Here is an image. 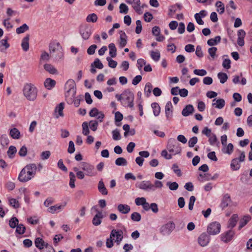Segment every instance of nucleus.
<instances>
[{
    "mask_svg": "<svg viewBox=\"0 0 252 252\" xmlns=\"http://www.w3.org/2000/svg\"><path fill=\"white\" fill-rule=\"evenodd\" d=\"M50 55L54 57L56 61H59L63 58V49L59 42L52 41L49 45Z\"/></svg>",
    "mask_w": 252,
    "mask_h": 252,
    "instance_id": "f257e3e1",
    "label": "nucleus"
},
{
    "mask_svg": "<svg viewBox=\"0 0 252 252\" xmlns=\"http://www.w3.org/2000/svg\"><path fill=\"white\" fill-rule=\"evenodd\" d=\"M23 94L27 99L30 101H34L37 97V89L32 84H26L23 88Z\"/></svg>",
    "mask_w": 252,
    "mask_h": 252,
    "instance_id": "f03ea898",
    "label": "nucleus"
},
{
    "mask_svg": "<svg viewBox=\"0 0 252 252\" xmlns=\"http://www.w3.org/2000/svg\"><path fill=\"white\" fill-rule=\"evenodd\" d=\"M122 95L123 96L122 104L125 107L133 108L134 99V94L129 89H127L123 92Z\"/></svg>",
    "mask_w": 252,
    "mask_h": 252,
    "instance_id": "7ed1b4c3",
    "label": "nucleus"
},
{
    "mask_svg": "<svg viewBox=\"0 0 252 252\" xmlns=\"http://www.w3.org/2000/svg\"><path fill=\"white\" fill-rule=\"evenodd\" d=\"M167 149L173 155L179 154L182 151L179 143L174 138H170L168 140Z\"/></svg>",
    "mask_w": 252,
    "mask_h": 252,
    "instance_id": "20e7f679",
    "label": "nucleus"
},
{
    "mask_svg": "<svg viewBox=\"0 0 252 252\" xmlns=\"http://www.w3.org/2000/svg\"><path fill=\"white\" fill-rule=\"evenodd\" d=\"M246 159L245 153L244 151L240 152L239 158H233L230 163V168L232 171H237L241 167V162H244Z\"/></svg>",
    "mask_w": 252,
    "mask_h": 252,
    "instance_id": "39448f33",
    "label": "nucleus"
},
{
    "mask_svg": "<svg viewBox=\"0 0 252 252\" xmlns=\"http://www.w3.org/2000/svg\"><path fill=\"white\" fill-rule=\"evenodd\" d=\"M92 27L89 24H82L79 27V32L84 40L88 39L93 33Z\"/></svg>",
    "mask_w": 252,
    "mask_h": 252,
    "instance_id": "423d86ee",
    "label": "nucleus"
},
{
    "mask_svg": "<svg viewBox=\"0 0 252 252\" xmlns=\"http://www.w3.org/2000/svg\"><path fill=\"white\" fill-rule=\"evenodd\" d=\"M64 89L66 90L65 94V98H67V97L70 95L73 96L76 95V84L73 80L69 79L65 84Z\"/></svg>",
    "mask_w": 252,
    "mask_h": 252,
    "instance_id": "0eeeda50",
    "label": "nucleus"
},
{
    "mask_svg": "<svg viewBox=\"0 0 252 252\" xmlns=\"http://www.w3.org/2000/svg\"><path fill=\"white\" fill-rule=\"evenodd\" d=\"M81 169L85 172V174L90 177L95 176L97 172L94 165L86 162L81 163Z\"/></svg>",
    "mask_w": 252,
    "mask_h": 252,
    "instance_id": "6e6552de",
    "label": "nucleus"
},
{
    "mask_svg": "<svg viewBox=\"0 0 252 252\" xmlns=\"http://www.w3.org/2000/svg\"><path fill=\"white\" fill-rule=\"evenodd\" d=\"M220 224L217 221L210 223L207 227V232L210 235H216L220 233Z\"/></svg>",
    "mask_w": 252,
    "mask_h": 252,
    "instance_id": "1a4fd4ad",
    "label": "nucleus"
},
{
    "mask_svg": "<svg viewBox=\"0 0 252 252\" xmlns=\"http://www.w3.org/2000/svg\"><path fill=\"white\" fill-rule=\"evenodd\" d=\"M175 225L173 222H169L162 225L159 230L163 235H169L175 229Z\"/></svg>",
    "mask_w": 252,
    "mask_h": 252,
    "instance_id": "9d476101",
    "label": "nucleus"
},
{
    "mask_svg": "<svg viewBox=\"0 0 252 252\" xmlns=\"http://www.w3.org/2000/svg\"><path fill=\"white\" fill-rule=\"evenodd\" d=\"M91 210H94L96 212V214L94 217L92 223L94 226H98L100 225L102 222V219L104 218L102 212L98 211L96 206H94L92 207Z\"/></svg>",
    "mask_w": 252,
    "mask_h": 252,
    "instance_id": "9b49d317",
    "label": "nucleus"
},
{
    "mask_svg": "<svg viewBox=\"0 0 252 252\" xmlns=\"http://www.w3.org/2000/svg\"><path fill=\"white\" fill-rule=\"evenodd\" d=\"M136 187L146 191H154L155 187L150 181H143L136 185Z\"/></svg>",
    "mask_w": 252,
    "mask_h": 252,
    "instance_id": "f8f14e48",
    "label": "nucleus"
},
{
    "mask_svg": "<svg viewBox=\"0 0 252 252\" xmlns=\"http://www.w3.org/2000/svg\"><path fill=\"white\" fill-rule=\"evenodd\" d=\"M110 237H116L115 242L119 245L124 238L123 232L122 230L113 229L110 233Z\"/></svg>",
    "mask_w": 252,
    "mask_h": 252,
    "instance_id": "ddd939ff",
    "label": "nucleus"
},
{
    "mask_svg": "<svg viewBox=\"0 0 252 252\" xmlns=\"http://www.w3.org/2000/svg\"><path fill=\"white\" fill-rule=\"evenodd\" d=\"M23 168L26 171L27 174L31 176L32 178L35 175L37 166L35 163L28 164Z\"/></svg>",
    "mask_w": 252,
    "mask_h": 252,
    "instance_id": "4468645a",
    "label": "nucleus"
},
{
    "mask_svg": "<svg viewBox=\"0 0 252 252\" xmlns=\"http://www.w3.org/2000/svg\"><path fill=\"white\" fill-rule=\"evenodd\" d=\"M66 100L68 104H71L73 103L75 107H78L80 104L82 97L80 95L77 96V97H75V95H73V96L70 95L67 97V98H66Z\"/></svg>",
    "mask_w": 252,
    "mask_h": 252,
    "instance_id": "2eb2a0df",
    "label": "nucleus"
},
{
    "mask_svg": "<svg viewBox=\"0 0 252 252\" xmlns=\"http://www.w3.org/2000/svg\"><path fill=\"white\" fill-rule=\"evenodd\" d=\"M210 241L209 236L205 233H202L198 238V242L201 247L207 246Z\"/></svg>",
    "mask_w": 252,
    "mask_h": 252,
    "instance_id": "dca6fc26",
    "label": "nucleus"
},
{
    "mask_svg": "<svg viewBox=\"0 0 252 252\" xmlns=\"http://www.w3.org/2000/svg\"><path fill=\"white\" fill-rule=\"evenodd\" d=\"M165 113L167 120H170L173 116V106L171 101H168L166 103Z\"/></svg>",
    "mask_w": 252,
    "mask_h": 252,
    "instance_id": "f3484780",
    "label": "nucleus"
},
{
    "mask_svg": "<svg viewBox=\"0 0 252 252\" xmlns=\"http://www.w3.org/2000/svg\"><path fill=\"white\" fill-rule=\"evenodd\" d=\"M231 202V199L230 195L228 193H226L222 196L220 207L222 209H224L228 206L229 204Z\"/></svg>",
    "mask_w": 252,
    "mask_h": 252,
    "instance_id": "a211bd4d",
    "label": "nucleus"
},
{
    "mask_svg": "<svg viewBox=\"0 0 252 252\" xmlns=\"http://www.w3.org/2000/svg\"><path fill=\"white\" fill-rule=\"evenodd\" d=\"M234 234V231L230 229L221 235V240L225 243L229 242L231 240Z\"/></svg>",
    "mask_w": 252,
    "mask_h": 252,
    "instance_id": "6ab92c4d",
    "label": "nucleus"
},
{
    "mask_svg": "<svg viewBox=\"0 0 252 252\" xmlns=\"http://www.w3.org/2000/svg\"><path fill=\"white\" fill-rule=\"evenodd\" d=\"M18 179L20 182L25 183L30 180L32 178L27 174L26 171L23 168L19 174Z\"/></svg>",
    "mask_w": 252,
    "mask_h": 252,
    "instance_id": "aec40b11",
    "label": "nucleus"
},
{
    "mask_svg": "<svg viewBox=\"0 0 252 252\" xmlns=\"http://www.w3.org/2000/svg\"><path fill=\"white\" fill-rule=\"evenodd\" d=\"M238 220V216L237 214H233L230 219H229L227 227L230 229H232L234 227Z\"/></svg>",
    "mask_w": 252,
    "mask_h": 252,
    "instance_id": "412c9836",
    "label": "nucleus"
},
{
    "mask_svg": "<svg viewBox=\"0 0 252 252\" xmlns=\"http://www.w3.org/2000/svg\"><path fill=\"white\" fill-rule=\"evenodd\" d=\"M194 111V108L193 106L191 104L187 105L185 106V107L183 109L182 111V114L185 116L187 117L191 114Z\"/></svg>",
    "mask_w": 252,
    "mask_h": 252,
    "instance_id": "4be33fe9",
    "label": "nucleus"
},
{
    "mask_svg": "<svg viewBox=\"0 0 252 252\" xmlns=\"http://www.w3.org/2000/svg\"><path fill=\"white\" fill-rule=\"evenodd\" d=\"M29 38L30 35L28 34L24 37L22 40L21 46L25 52H27L29 49Z\"/></svg>",
    "mask_w": 252,
    "mask_h": 252,
    "instance_id": "5701e85b",
    "label": "nucleus"
},
{
    "mask_svg": "<svg viewBox=\"0 0 252 252\" xmlns=\"http://www.w3.org/2000/svg\"><path fill=\"white\" fill-rule=\"evenodd\" d=\"M127 43V36L124 32H120V41L119 43L121 48L124 47Z\"/></svg>",
    "mask_w": 252,
    "mask_h": 252,
    "instance_id": "b1692460",
    "label": "nucleus"
},
{
    "mask_svg": "<svg viewBox=\"0 0 252 252\" xmlns=\"http://www.w3.org/2000/svg\"><path fill=\"white\" fill-rule=\"evenodd\" d=\"M98 189L102 195H107L108 191L106 188L102 179H101L98 184Z\"/></svg>",
    "mask_w": 252,
    "mask_h": 252,
    "instance_id": "393cba45",
    "label": "nucleus"
},
{
    "mask_svg": "<svg viewBox=\"0 0 252 252\" xmlns=\"http://www.w3.org/2000/svg\"><path fill=\"white\" fill-rule=\"evenodd\" d=\"M56 81L50 78H47L44 81V86L48 90H51L55 87L56 85Z\"/></svg>",
    "mask_w": 252,
    "mask_h": 252,
    "instance_id": "a878e982",
    "label": "nucleus"
},
{
    "mask_svg": "<svg viewBox=\"0 0 252 252\" xmlns=\"http://www.w3.org/2000/svg\"><path fill=\"white\" fill-rule=\"evenodd\" d=\"M216 101V103H213L212 105L218 109H222L225 105V100L222 98H220L217 100L214 99L213 101Z\"/></svg>",
    "mask_w": 252,
    "mask_h": 252,
    "instance_id": "bb28decb",
    "label": "nucleus"
},
{
    "mask_svg": "<svg viewBox=\"0 0 252 252\" xmlns=\"http://www.w3.org/2000/svg\"><path fill=\"white\" fill-rule=\"evenodd\" d=\"M118 211L122 214H127L130 210V207L126 204H119L118 206Z\"/></svg>",
    "mask_w": 252,
    "mask_h": 252,
    "instance_id": "cd10ccee",
    "label": "nucleus"
},
{
    "mask_svg": "<svg viewBox=\"0 0 252 252\" xmlns=\"http://www.w3.org/2000/svg\"><path fill=\"white\" fill-rule=\"evenodd\" d=\"M151 107L153 110V113L155 116H158L160 112V107L157 102H153L151 104Z\"/></svg>",
    "mask_w": 252,
    "mask_h": 252,
    "instance_id": "c85d7f7f",
    "label": "nucleus"
},
{
    "mask_svg": "<svg viewBox=\"0 0 252 252\" xmlns=\"http://www.w3.org/2000/svg\"><path fill=\"white\" fill-rule=\"evenodd\" d=\"M64 108V103L62 102L58 104L55 108V112L58 113L59 115L56 116V118H58L59 116L63 117V109Z\"/></svg>",
    "mask_w": 252,
    "mask_h": 252,
    "instance_id": "c756f323",
    "label": "nucleus"
},
{
    "mask_svg": "<svg viewBox=\"0 0 252 252\" xmlns=\"http://www.w3.org/2000/svg\"><path fill=\"white\" fill-rule=\"evenodd\" d=\"M221 37L218 35L216 36L214 38H210L207 41V44L208 45L212 46L218 44L220 42Z\"/></svg>",
    "mask_w": 252,
    "mask_h": 252,
    "instance_id": "7c9ffc66",
    "label": "nucleus"
},
{
    "mask_svg": "<svg viewBox=\"0 0 252 252\" xmlns=\"http://www.w3.org/2000/svg\"><path fill=\"white\" fill-rule=\"evenodd\" d=\"M109 55L111 57L115 58L117 55V49L114 43H111L108 46Z\"/></svg>",
    "mask_w": 252,
    "mask_h": 252,
    "instance_id": "2f4dec72",
    "label": "nucleus"
},
{
    "mask_svg": "<svg viewBox=\"0 0 252 252\" xmlns=\"http://www.w3.org/2000/svg\"><path fill=\"white\" fill-rule=\"evenodd\" d=\"M44 240L40 237L36 238L34 241L35 247L39 250L44 249Z\"/></svg>",
    "mask_w": 252,
    "mask_h": 252,
    "instance_id": "473e14b6",
    "label": "nucleus"
},
{
    "mask_svg": "<svg viewBox=\"0 0 252 252\" xmlns=\"http://www.w3.org/2000/svg\"><path fill=\"white\" fill-rule=\"evenodd\" d=\"M20 134L19 130L16 128H13L10 130L9 135L13 139H19L20 138Z\"/></svg>",
    "mask_w": 252,
    "mask_h": 252,
    "instance_id": "72a5a7b5",
    "label": "nucleus"
},
{
    "mask_svg": "<svg viewBox=\"0 0 252 252\" xmlns=\"http://www.w3.org/2000/svg\"><path fill=\"white\" fill-rule=\"evenodd\" d=\"M44 69L50 73L54 74L57 73V70L51 64L46 63L44 65Z\"/></svg>",
    "mask_w": 252,
    "mask_h": 252,
    "instance_id": "f704fd0d",
    "label": "nucleus"
},
{
    "mask_svg": "<svg viewBox=\"0 0 252 252\" xmlns=\"http://www.w3.org/2000/svg\"><path fill=\"white\" fill-rule=\"evenodd\" d=\"M17 152L16 148L14 146H10L7 152V156L9 158H13Z\"/></svg>",
    "mask_w": 252,
    "mask_h": 252,
    "instance_id": "c9c22d12",
    "label": "nucleus"
},
{
    "mask_svg": "<svg viewBox=\"0 0 252 252\" xmlns=\"http://www.w3.org/2000/svg\"><path fill=\"white\" fill-rule=\"evenodd\" d=\"M251 217L250 216H245L243 217V218L240 220L239 229H241L243 228L247 223L251 220Z\"/></svg>",
    "mask_w": 252,
    "mask_h": 252,
    "instance_id": "e433bc0d",
    "label": "nucleus"
},
{
    "mask_svg": "<svg viewBox=\"0 0 252 252\" xmlns=\"http://www.w3.org/2000/svg\"><path fill=\"white\" fill-rule=\"evenodd\" d=\"M152 88L153 86L151 83L148 82L146 84L144 88V93L147 97H149L150 95Z\"/></svg>",
    "mask_w": 252,
    "mask_h": 252,
    "instance_id": "4c0bfd02",
    "label": "nucleus"
},
{
    "mask_svg": "<svg viewBox=\"0 0 252 252\" xmlns=\"http://www.w3.org/2000/svg\"><path fill=\"white\" fill-rule=\"evenodd\" d=\"M215 6L217 7V11L220 14H222L224 12V5L220 1H217Z\"/></svg>",
    "mask_w": 252,
    "mask_h": 252,
    "instance_id": "58836bf2",
    "label": "nucleus"
},
{
    "mask_svg": "<svg viewBox=\"0 0 252 252\" xmlns=\"http://www.w3.org/2000/svg\"><path fill=\"white\" fill-rule=\"evenodd\" d=\"M8 200L9 204L14 208L17 209L20 207V204L17 199L12 198H8Z\"/></svg>",
    "mask_w": 252,
    "mask_h": 252,
    "instance_id": "ea45409f",
    "label": "nucleus"
},
{
    "mask_svg": "<svg viewBox=\"0 0 252 252\" xmlns=\"http://www.w3.org/2000/svg\"><path fill=\"white\" fill-rule=\"evenodd\" d=\"M151 58L155 62H158L160 58V54L158 51H152L150 52Z\"/></svg>",
    "mask_w": 252,
    "mask_h": 252,
    "instance_id": "a19ab883",
    "label": "nucleus"
},
{
    "mask_svg": "<svg viewBox=\"0 0 252 252\" xmlns=\"http://www.w3.org/2000/svg\"><path fill=\"white\" fill-rule=\"evenodd\" d=\"M65 206V203L63 205H56L54 206H52L50 207L48 209V211L50 213L54 214L56 212V211L57 210L63 209Z\"/></svg>",
    "mask_w": 252,
    "mask_h": 252,
    "instance_id": "79ce46f5",
    "label": "nucleus"
},
{
    "mask_svg": "<svg viewBox=\"0 0 252 252\" xmlns=\"http://www.w3.org/2000/svg\"><path fill=\"white\" fill-rule=\"evenodd\" d=\"M86 21L87 22H92V23H95L97 20V16L95 13H92L90 14H89L87 17H86Z\"/></svg>",
    "mask_w": 252,
    "mask_h": 252,
    "instance_id": "37998d69",
    "label": "nucleus"
},
{
    "mask_svg": "<svg viewBox=\"0 0 252 252\" xmlns=\"http://www.w3.org/2000/svg\"><path fill=\"white\" fill-rule=\"evenodd\" d=\"M82 133L84 135H88L90 133V130L89 128V124L87 122H84L82 124Z\"/></svg>",
    "mask_w": 252,
    "mask_h": 252,
    "instance_id": "c03bdc74",
    "label": "nucleus"
},
{
    "mask_svg": "<svg viewBox=\"0 0 252 252\" xmlns=\"http://www.w3.org/2000/svg\"><path fill=\"white\" fill-rule=\"evenodd\" d=\"M218 77L219 79L220 82L222 84L224 83L228 79V76L226 73L223 72H219L218 74Z\"/></svg>",
    "mask_w": 252,
    "mask_h": 252,
    "instance_id": "a18cd8bd",
    "label": "nucleus"
},
{
    "mask_svg": "<svg viewBox=\"0 0 252 252\" xmlns=\"http://www.w3.org/2000/svg\"><path fill=\"white\" fill-rule=\"evenodd\" d=\"M115 164L118 166H126L127 161L124 158L120 157L116 159Z\"/></svg>",
    "mask_w": 252,
    "mask_h": 252,
    "instance_id": "49530a36",
    "label": "nucleus"
},
{
    "mask_svg": "<svg viewBox=\"0 0 252 252\" xmlns=\"http://www.w3.org/2000/svg\"><path fill=\"white\" fill-rule=\"evenodd\" d=\"M29 30V27L26 24H23L21 26L16 29V32L17 34L24 32Z\"/></svg>",
    "mask_w": 252,
    "mask_h": 252,
    "instance_id": "de8ad7c7",
    "label": "nucleus"
},
{
    "mask_svg": "<svg viewBox=\"0 0 252 252\" xmlns=\"http://www.w3.org/2000/svg\"><path fill=\"white\" fill-rule=\"evenodd\" d=\"M69 186L71 188H74L75 187V174L72 172H69Z\"/></svg>",
    "mask_w": 252,
    "mask_h": 252,
    "instance_id": "09e8293b",
    "label": "nucleus"
},
{
    "mask_svg": "<svg viewBox=\"0 0 252 252\" xmlns=\"http://www.w3.org/2000/svg\"><path fill=\"white\" fill-rule=\"evenodd\" d=\"M112 138L114 140H119L121 139V136L120 133V130L116 128L113 130L112 132Z\"/></svg>",
    "mask_w": 252,
    "mask_h": 252,
    "instance_id": "8fccbe9b",
    "label": "nucleus"
},
{
    "mask_svg": "<svg viewBox=\"0 0 252 252\" xmlns=\"http://www.w3.org/2000/svg\"><path fill=\"white\" fill-rule=\"evenodd\" d=\"M16 227V233L19 234H23L25 233L26 228L23 224H18Z\"/></svg>",
    "mask_w": 252,
    "mask_h": 252,
    "instance_id": "3c124183",
    "label": "nucleus"
},
{
    "mask_svg": "<svg viewBox=\"0 0 252 252\" xmlns=\"http://www.w3.org/2000/svg\"><path fill=\"white\" fill-rule=\"evenodd\" d=\"M166 185L169 187V189L171 190H176L178 189L179 187L178 184L176 182H168L166 183Z\"/></svg>",
    "mask_w": 252,
    "mask_h": 252,
    "instance_id": "603ef678",
    "label": "nucleus"
},
{
    "mask_svg": "<svg viewBox=\"0 0 252 252\" xmlns=\"http://www.w3.org/2000/svg\"><path fill=\"white\" fill-rule=\"evenodd\" d=\"M132 2L134 4L132 6L133 9L135 10V11L136 12L139 13V12L141 11L140 0H133Z\"/></svg>",
    "mask_w": 252,
    "mask_h": 252,
    "instance_id": "864d4df0",
    "label": "nucleus"
},
{
    "mask_svg": "<svg viewBox=\"0 0 252 252\" xmlns=\"http://www.w3.org/2000/svg\"><path fill=\"white\" fill-rule=\"evenodd\" d=\"M89 126L91 129L94 131H95L97 129V126L98 125V122L96 121H90L89 123H88Z\"/></svg>",
    "mask_w": 252,
    "mask_h": 252,
    "instance_id": "5fc2aeb1",
    "label": "nucleus"
},
{
    "mask_svg": "<svg viewBox=\"0 0 252 252\" xmlns=\"http://www.w3.org/2000/svg\"><path fill=\"white\" fill-rule=\"evenodd\" d=\"M18 224V220L16 217H12L9 221V225L11 228H14Z\"/></svg>",
    "mask_w": 252,
    "mask_h": 252,
    "instance_id": "6e6d98bb",
    "label": "nucleus"
},
{
    "mask_svg": "<svg viewBox=\"0 0 252 252\" xmlns=\"http://www.w3.org/2000/svg\"><path fill=\"white\" fill-rule=\"evenodd\" d=\"M91 64H93L94 67L98 69H102L103 68V65L102 63L98 58L95 59L94 62Z\"/></svg>",
    "mask_w": 252,
    "mask_h": 252,
    "instance_id": "4d7b16f0",
    "label": "nucleus"
},
{
    "mask_svg": "<svg viewBox=\"0 0 252 252\" xmlns=\"http://www.w3.org/2000/svg\"><path fill=\"white\" fill-rule=\"evenodd\" d=\"M131 219L134 221H139L141 219V215L137 212H134L131 215Z\"/></svg>",
    "mask_w": 252,
    "mask_h": 252,
    "instance_id": "13d9d810",
    "label": "nucleus"
},
{
    "mask_svg": "<svg viewBox=\"0 0 252 252\" xmlns=\"http://www.w3.org/2000/svg\"><path fill=\"white\" fill-rule=\"evenodd\" d=\"M106 60L108 62V65L109 67L111 68H115L117 65V62L113 59L110 57H107L106 58Z\"/></svg>",
    "mask_w": 252,
    "mask_h": 252,
    "instance_id": "bf43d9fd",
    "label": "nucleus"
},
{
    "mask_svg": "<svg viewBox=\"0 0 252 252\" xmlns=\"http://www.w3.org/2000/svg\"><path fill=\"white\" fill-rule=\"evenodd\" d=\"M198 141L197 137L196 136H193L189 139L188 144L190 148H192L194 146V145L197 143Z\"/></svg>",
    "mask_w": 252,
    "mask_h": 252,
    "instance_id": "052dcab7",
    "label": "nucleus"
},
{
    "mask_svg": "<svg viewBox=\"0 0 252 252\" xmlns=\"http://www.w3.org/2000/svg\"><path fill=\"white\" fill-rule=\"evenodd\" d=\"M120 12L121 13L126 14L128 11V6L125 3H121L120 5Z\"/></svg>",
    "mask_w": 252,
    "mask_h": 252,
    "instance_id": "680f3d73",
    "label": "nucleus"
},
{
    "mask_svg": "<svg viewBox=\"0 0 252 252\" xmlns=\"http://www.w3.org/2000/svg\"><path fill=\"white\" fill-rule=\"evenodd\" d=\"M196 200V198L194 196H191L189 198V209L190 211H192L193 208V206L194 202Z\"/></svg>",
    "mask_w": 252,
    "mask_h": 252,
    "instance_id": "e2e57ef3",
    "label": "nucleus"
},
{
    "mask_svg": "<svg viewBox=\"0 0 252 252\" xmlns=\"http://www.w3.org/2000/svg\"><path fill=\"white\" fill-rule=\"evenodd\" d=\"M193 73L197 75L203 76L207 74V72L206 70L202 69H195L193 71Z\"/></svg>",
    "mask_w": 252,
    "mask_h": 252,
    "instance_id": "0e129e2a",
    "label": "nucleus"
},
{
    "mask_svg": "<svg viewBox=\"0 0 252 252\" xmlns=\"http://www.w3.org/2000/svg\"><path fill=\"white\" fill-rule=\"evenodd\" d=\"M18 154L20 157H25L27 154V147L25 146H23L19 151Z\"/></svg>",
    "mask_w": 252,
    "mask_h": 252,
    "instance_id": "69168bd1",
    "label": "nucleus"
},
{
    "mask_svg": "<svg viewBox=\"0 0 252 252\" xmlns=\"http://www.w3.org/2000/svg\"><path fill=\"white\" fill-rule=\"evenodd\" d=\"M172 169H173L174 172L176 173L178 176L180 177L182 175L181 171L179 168V166L177 164H174L172 165Z\"/></svg>",
    "mask_w": 252,
    "mask_h": 252,
    "instance_id": "338daca9",
    "label": "nucleus"
},
{
    "mask_svg": "<svg viewBox=\"0 0 252 252\" xmlns=\"http://www.w3.org/2000/svg\"><path fill=\"white\" fill-rule=\"evenodd\" d=\"M146 62L143 59H139L137 61V66L139 70H141L144 65H145Z\"/></svg>",
    "mask_w": 252,
    "mask_h": 252,
    "instance_id": "774afa93",
    "label": "nucleus"
}]
</instances>
